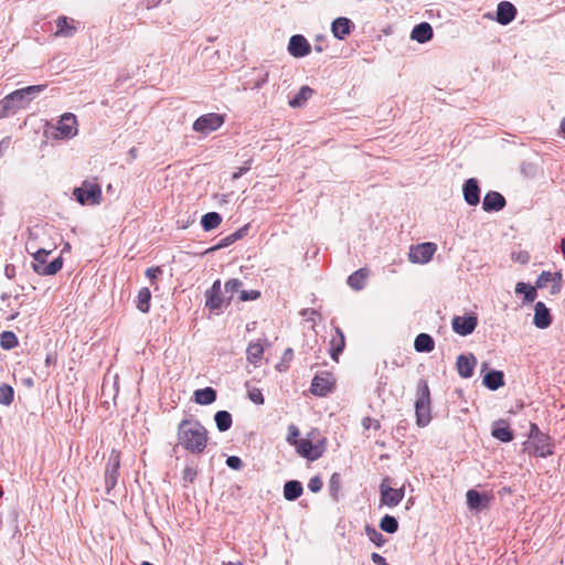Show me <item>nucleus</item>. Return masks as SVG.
Masks as SVG:
<instances>
[{
	"instance_id": "obj_1",
	"label": "nucleus",
	"mask_w": 565,
	"mask_h": 565,
	"mask_svg": "<svg viewBox=\"0 0 565 565\" xmlns=\"http://www.w3.org/2000/svg\"><path fill=\"white\" fill-rule=\"evenodd\" d=\"M179 444L191 454H202L207 445V430L198 419H183L178 425Z\"/></svg>"
},
{
	"instance_id": "obj_2",
	"label": "nucleus",
	"mask_w": 565,
	"mask_h": 565,
	"mask_svg": "<svg viewBox=\"0 0 565 565\" xmlns=\"http://www.w3.org/2000/svg\"><path fill=\"white\" fill-rule=\"evenodd\" d=\"M53 249H36L32 253V269L41 276H53L57 274L64 264L62 255L51 258Z\"/></svg>"
},
{
	"instance_id": "obj_3",
	"label": "nucleus",
	"mask_w": 565,
	"mask_h": 565,
	"mask_svg": "<svg viewBox=\"0 0 565 565\" xmlns=\"http://www.w3.org/2000/svg\"><path fill=\"white\" fill-rule=\"evenodd\" d=\"M431 401L428 382L419 379L416 386L415 416L418 427H426L431 420Z\"/></svg>"
},
{
	"instance_id": "obj_4",
	"label": "nucleus",
	"mask_w": 565,
	"mask_h": 565,
	"mask_svg": "<svg viewBox=\"0 0 565 565\" xmlns=\"http://www.w3.org/2000/svg\"><path fill=\"white\" fill-rule=\"evenodd\" d=\"M73 195L81 205H96L102 201V188L97 182L85 180L73 190Z\"/></svg>"
},
{
	"instance_id": "obj_5",
	"label": "nucleus",
	"mask_w": 565,
	"mask_h": 565,
	"mask_svg": "<svg viewBox=\"0 0 565 565\" xmlns=\"http://www.w3.org/2000/svg\"><path fill=\"white\" fill-rule=\"evenodd\" d=\"M393 479L388 476L382 479L380 484V501L382 505L394 508L401 503L405 497V486L401 488H393Z\"/></svg>"
},
{
	"instance_id": "obj_6",
	"label": "nucleus",
	"mask_w": 565,
	"mask_h": 565,
	"mask_svg": "<svg viewBox=\"0 0 565 565\" xmlns=\"http://www.w3.org/2000/svg\"><path fill=\"white\" fill-rule=\"evenodd\" d=\"M327 447V439L321 438L317 440V443H313L312 440L308 438H301L299 443L296 445V451L303 458H306L308 461H316L326 451Z\"/></svg>"
},
{
	"instance_id": "obj_7",
	"label": "nucleus",
	"mask_w": 565,
	"mask_h": 565,
	"mask_svg": "<svg viewBox=\"0 0 565 565\" xmlns=\"http://www.w3.org/2000/svg\"><path fill=\"white\" fill-rule=\"evenodd\" d=\"M54 129L55 132L52 134L54 139H71L75 137L78 132L76 116L72 113L63 114Z\"/></svg>"
},
{
	"instance_id": "obj_8",
	"label": "nucleus",
	"mask_w": 565,
	"mask_h": 565,
	"mask_svg": "<svg viewBox=\"0 0 565 565\" xmlns=\"http://www.w3.org/2000/svg\"><path fill=\"white\" fill-rule=\"evenodd\" d=\"M477 327L478 315L472 311L463 316H454L451 319V329L456 334L460 337L472 334Z\"/></svg>"
},
{
	"instance_id": "obj_9",
	"label": "nucleus",
	"mask_w": 565,
	"mask_h": 565,
	"mask_svg": "<svg viewBox=\"0 0 565 565\" xmlns=\"http://www.w3.org/2000/svg\"><path fill=\"white\" fill-rule=\"evenodd\" d=\"M335 388V379L331 372L323 371L317 373L310 386V392L315 396H327Z\"/></svg>"
},
{
	"instance_id": "obj_10",
	"label": "nucleus",
	"mask_w": 565,
	"mask_h": 565,
	"mask_svg": "<svg viewBox=\"0 0 565 565\" xmlns=\"http://www.w3.org/2000/svg\"><path fill=\"white\" fill-rule=\"evenodd\" d=\"M120 468V452L111 449L105 468V487L109 493L117 484Z\"/></svg>"
},
{
	"instance_id": "obj_11",
	"label": "nucleus",
	"mask_w": 565,
	"mask_h": 565,
	"mask_svg": "<svg viewBox=\"0 0 565 565\" xmlns=\"http://www.w3.org/2000/svg\"><path fill=\"white\" fill-rule=\"evenodd\" d=\"M22 96L20 89H15L2 98L0 100V118L14 115L18 110L26 108L28 104Z\"/></svg>"
},
{
	"instance_id": "obj_12",
	"label": "nucleus",
	"mask_w": 565,
	"mask_h": 565,
	"mask_svg": "<svg viewBox=\"0 0 565 565\" xmlns=\"http://www.w3.org/2000/svg\"><path fill=\"white\" fill-rule=\"evenodd\" d=\"M493 495L488 492H481L477 489H469L466 492V503L472 513H480L489 509Z\"/></svg>"
},
{
	"instance_id": "obj_13",
	"label": "nucleus",
	"mask_w": 565,
	"mask_h": 565,
	"mask_svg": "<svg viewBox=\"0 0 565 565\" xmlns=\"http://www.w3.org/2000/svg\"><path fill=\"white\" fill-rule=\"evenodd\" d=\"M224 124V115L210 113L200 116L193 124V130L207 135L217 130Z\"/></svg>"
},
{
	"instance_id": "obj_14",
	"label": "nucleus",
	"mask_w": 565,
	"mask_h": 565,
	"mask_svg": "<svg viewBox=\"0 0 565 565\" xmlns=\"http://www.w3.org/2000/svg\"><path fill=\"white\" fill-rule=\"evenodd\" d=\"M287 49L291 56L301 58L310 54L311 44L302 34H295L289 39Z\"/></svg>"
},
{
	"instance_id": "obj_15",
	"label": "nucleus",
	"mask_w": 565,
	"mask_h": 565,
	"mask_svg": "<svg viewBox=\"0 0 565 565\" xmlns=\"http://www.w3.org/2000/svg\"><path fill=\"white\" fill-rule=\"evenodd\" d=\"M477 365V358L472 353H462L457 356L456 370L460 377L470 379Z\"/></svg>"
},
{
	"instance_id": "obj_16",
	"label": "nucleus",
	"mask_w": 565,
	"mask_h": 565,
	"mask_svg": "<svg viewBox=\"0 0 565 565\" xmlns=\"http://www.w3.org/2000/svg\"><path fill=\"white\" fill-rule=\"evenodd\" d=\"M481 189L476 178L467 179L462 184V195L466 203L476 206L480 203Z\"/></svg>"
},
{
	"instance_id": "obj_17",
	"label": "nucleus",
	"mask_w": 565,
	"mask_h": 565,
	"mask_svg": "<svg viewBox=\"0 0 565 565\" xmlns=\"http://www.w3.org/2000/svg\"><path fill=\"white\" fill-rule=\"evenodd\" d=\"M562 274L559 271L551 273V271H542L536 281L535 287L537 289L546 288L550 282H552L551 294L556 295L561 291L562 285Z\"/></svg>"
},
{
	"instance_id": "obj_18",
	"label": "nucleus",
	"mask_w": 565,
	"mask_h": 565,
	"mask_svg": "<svg viewBox=\"0 0 565 565\" xmlns=\"http://www.w3.org/2000/svg\"><path fill=\"white\" fill-rule=\"evenodd\" d=\"M507 205L505 198L498 191H489L482 200V210L487 213L499 212Z\"/></svg>"
},
{
	"instance_id": "obj_19",
	"label": "nucleus",
	"mask_w": 565,
	"mask_h": 565,
	"mask_svg": "<svg viewBox=\"0 0 565 565\" xmlns=\"http://www.w3.org/2000/svg\"><path fill=\"white\" fill-rule=\"evenodd\" d=\"M223 301L221 280L217 279L213 282L211 288L205 291V307L212 311H216L222 308Z\"/></svg>"
},
{
	"instance_id": "obj_20",
	"label": "nucleus",
	"mask_w": 565,
	"mask_h": 565,
	"mask_svg": "<svg viewBox=\"0 0 565 565\" xmlns=\"http://www.w3.org/2000/svg\"><path fill=\"white\" fill-rule=\"evenodd\" d=\"M531 444L533 451H530V454H533L534 456L546 458L554 454V444L547 434L539 436L536 439L532 440Z\"/></svg>"
},
{
	"instance_id": "obj_21",
	"label": "nucleus",
	"mask_w": 565,
	"mask_h": 565,
	"mask_svg": "<svg viewBox=\"0 0 565 565\" xmlns=\"http://www.w3.org/2000/svg\"><path fill=\"white\" fill-rule=\"evenodd\" d=\"M553 317L550 309L542 301H537L534 306L533 324L539 329H546L552 324Z\"/></svg>"
},
{
	"instance_id": "obj_22",
	"label": "nucleus",
	"mask_w": 565,
	"mask_h": 565,
	"mask_svg": "<svg viewBox=\"0 0 565 565\" xmlns=\"http://www.w3.org/2000/svg\"><path fill=\"white\" fill-rule=\"evenodd\" d=\"M518 10L510 1H501L497 7L495 21L501 25H508L516 17Z\"/></svg>"
},
{
	"instance_id": "obj_23",
	"label": "nucleus",
	"mask_w": 565,
	"mask_h": 565,
	"mask_svg": "<svg viewBox=\"0 0 565 565\" xmlns=\"http://www.w3.org/2000/svg\"><path fill=\"white\" fill-rule=\"evenodd\" d=\"M491 435L494 439L500 440L501 443H510L514 439V433L510 428L508 420L502 418L493 422L491 426Z\"/></svg>"
},
{
	"instance_id": "obj_24",
	"label": "nucleus",
	"mask_w": 565,
	"mask_h": 565,
	"mask_svg": "<svg viewBox=\"0 0 565 565\" xmlns=\"http://www.w3.org/2000/svg\"><path fill=\"white\" fill-rule=\"evenodd\" d=\"M354 30V23L345 17L335 18L331 23V32L338 40H344Z\"/></svg>"
},
{
	"instance_id": "obj_25",
	"label": "nucleus",
	"mask_w": 565,
	"mask_h": 565,
	"mask_svg": "<svg viewBox=\"0 0 565 565\" xmlns=\"http://www.w3.org/2000/svg\"><path fill=\"white\" fill-rule=\"evenodd\" d=\"M433 36L434 30L428 22H420L416 24L411 32V39L420 44L430 41Z\"/></svg>"
},
{
	"instance_id": "obj_26",
	"label": "nucleus",
	"mask_w": 565,
	"mask_h": 565,
	"mask_svg": "<svg viewBox=\"0 0 565 565\" xmlns=\"http://www.w3.org/2000/svg\"><path fill=\"white\" fill-rule=\"evenodd\" d=\"M482 384L490 391H497L504 386V373L499 370H490L483 375Z\"/></svg>"
},
{
	"instance_id": "obj_27",
	"label": "nucleus",
	"mask_w": 565,
	"mask_h": 565,
	"mask_svg": "<svg viewBox=\"0 0 565 565\" xmlns=\"http://www.w3.org/2000/svg\"><path fill=\"white\" fill-rule=\"evenodd\" d=\"M370 275V270L366 267L360 268L352 273L348 279L347 284L356 291L362 290L365 287L366 279Z\"/></svg>"
},
{
	"instance_id": "obj_28",
	"label": "nucleus",
	"mask_w": 565,
	"mask_h": 565,
	"mask_svg": "<svg viewBox=\"0 0 565 565\" xmlns=\"http://www.w3.org/2000/svg\"><path fill=\"white\" fill-rule=\"evenodd\" d=\"M217 398V393L213 387H204L195 390L193 393V401L199 405H210Z\"/></svg>"
},
{
	"instance_id": "obj_29",
	"label": "nucleus",
	"mask_w": 565,
	"mask_h": 565,
	"mask_svg": "<svg viewBox=\"0 0 565 565\" xmlns=\"http://www.w3.org/2000/svg\"><path fill=\"white\" fill-rule=\"evenodd\" d=\"M284 498L287 501H295L303 493L302 483L299 480H288L284 484Z\"/></svg>"
},
{
	"instance_id": "obj_30",
	"label": "nucleus",
	"mask_w": 565,
	"mask_h": 565,
	"mask_svg": "<svg viewBox=\"0 0 565 565\" xmlns=\"http://www.w3.org/2000/svg\"><path fill=\"white\" fill-rule=\"evenodd\" d=\"M414 349L419 353H430L435 349V340L428 333H419L414 340Z\"/></svg>"
},
{
	"instance_id": "obj_31",
	"label": "nucleus",
	"mask_w": 565,
	"mask_h": 565,
	"mask_svg": "<svg viewBox=\"0 0 565 565\" xmlns=\"http://www.w3.org/2000/svg\"><path fill=\"white\" fill-rule=\"evenodd\" d=\"M73 20H70L65 15H61L56 19V32L55 36L72 38L76 33V26L72 24Z\"/></svg>"
},
{
	"instance_id": "obj_32",
	"label": "nucleus",
	"mask_w": 565,
	"mask_h": 565,
	"mask_svg": "<svg viewBox=\"0 0 565 565\" xmlns=\"http://www.w3.org/2000/svg\"><path fill=\"white\" fill-rule=\"evenodd\" d=\"M250 230V224H246L243 227L236 230L235 232L226 235L225 237L221 238L216 244L212 245L211 247H228L236 241L243 238L248 234V231Z\"/></svg>"
},
{
	"instance_id": "obj_33",
	"label": "nucleus",
	"mask_w": 565,
	"mask_h": 565,
	"mask_svg": "<svg viewBox=\"0 0 565 565\" xmlns=\"http://www.w3.org/2000/svg\"><path fill=\"white\" fill-rule=\"evenodd\" d=\"M536 287L527 282L520 281L515 285V294L523 295V303H531L537 297Z\"/></svg>"
},
{
	"instance_id": "obj_34",
	"label": "nucleus",
	"mask_w": 565,
	"mask_h": 565,
	"mask_svg": "<svg viewBox=\"0 0 565 565\" xmlns=\"http://www.w3.org/2000/svg\"><path fill=\"white\" fill-rule=\"evenodd\" d=\"M335 333L339 337V339L331 340L330 356L332 360L338 361L339 355L343 352L345 348V337L343 331L339 327L335 328Z\"/></svg>"
},
{
	"instance_id": "obj_35",
	"label": "nucleus",
	"mask_w": 565,
	"mask_h": 565,
	"mask_svg": "<svg viewBox=\"0 0 565 565\" xmlns=\"http://www.w3.org/2000/svg\"><path fill=\"white\" fill-rule=\"evenodd\" d=\"M436 249H408V260L414 264H426L433 259Z\"/></svg>"
},
{
	"instance_id": "obj_36",
	"label": "nucleus",
	"mask_w": 565,
	"mask_h": 565,
	"mask_svg": "<svg viewBox=\"0 0 565 565\" xmlns=\"http://www.w3.org/2000/svg\"><path fill=\"white\" fill-rule=\"evenodd\" d=\"M151 291L148 287H142L137 295L136 307L142 313L150 310Z\"/></svg>"
},
{
	"instance_id": "obj_37",
	"label": "nucleus",
	"mask_w": 565,
	"mask_h": 565,
	"mask_svg": "<svg viewBox=\"0 0 565 565\" xmlns=\"http://www.w3.org/2000/svg\"><path fill=\"white\" fill-rule=\"evenodd\" d=\"M214 422L218 431H227L233 424L232 414L227 411H217L214 415Z\"/></svg>"
},
{
	"instance_id": "obj_38",
	"label": "nucleus",
	"mask_w": 565,
	"mask_h": 565,
	"mask_svg": "<svg viewBox=\"0 0 565 565\" xmlns=\"http://www.w3.org/2000/svg\"><path fill=\"white\" fill-rule=\"evenodd\" d=\"M313 89L309 86H302L298 93L289 100V105L294 108L303 106V104L312 96Z\"/></svg>"
},
{
	"instance_id": "obj_39",
	"label": "nucleus",
	"mask_w": 565,
	"mask_h": 565,
	"mask_svg": "<svg viewBox=\"0 0 565 565\" xmlns=\"http://www.w3.org/2000/svg\"><path fill=\"white\" fill-rule=\"evenodd\" d=\"M221 222L222 216L217 212H209L201 217V226L206 232L216 228Z\"/></svg>"
},
{
	"instance_id": "obj_40",
	"label": "nucleus",
	"mask_w": 565,
	"mask_h": 565,
	"mask_svg": "<svg viewBox=\"0 0 565 565\" xmlns=\"http://www.w3.org/2000/svg\"><path fill=\"white\" fill-rule=\"evenodd\" d=\"M45 88H46L45 84H39V85H30V86H26V87H23V88H19V89H20L21 94L23 95L22 97L24 98L25 103L29 106L30 103L39 94H41Z\"/></svg>"
},
{
	"instance_id": "obj_41",
	"label": "nucleus",
	"mask_w": 565,
	"mask_h": 565,
	"mask_svg": "<svg viewBox=\"0 0 565 565\" xmlns=\"http://www.w3.org/2000/svg\"><path fill=\"white\" fill-rule=\"evenodd\" d=\"M341 483V475L339 472H333L329 480V493L332 500L335 502L340 500Z\"/></svg>"
},
{
	"instance_id": "obj_42",
	"label": "nucleus",
	"mask_w": 565,
	"mask_h": 565,
	"mask_svg": "<svg viewBox=\"0 0 565 565\" xmlns=\"http://www.w3.org/2000/svg\"><path fill=\"white\" fill-rule=\"evenodd\" d=\"M379 526L383 532H386L388 534H394L398 531V521L395 516L385 514L380 520Z\"/></svg>"
},
{
	"instance_id": "obj_43",
	"label": "nucleus",
	"mask_w": 565,
	"mask_h": 565,
	"mask_svg": "<svg viewBox=\"0 0 565 565\" xmlns=\"http://www.w3.org/2000/svg\"><path fill=\"white\" fill-rule=\"evenodd\" d=\"M246 354H247V360L253 363V364H256L257 362H259L263 358V354H264V348L260 343L258 342H252L248 344L247 347V350H246Z\"/></svg>"
},
{
	"instance_id": "obj_44",
	"label": "nucleus",
	"mask_w": 565,
	"mask_h": 565,
	"mask_svg": "<svg viewBox=\"0 0 565 565\" xmlns=\"http://www.w3.org/2000/svg\"><path fill=\"white\" fill-rule=\"evenodd\" d=\"M254 73L256 77L248 81L247 84L252 89H260L268 82L269 72L264 68H254Z\"/></svg>"
},
{
	"instance_id": "obj_45",
	"label": "nucleus",
	"mask_w": 565,
	"mask_h": 565,
	"mask_svg": "<svg viewBox=\"0 0 565 565\" xmlns=\"http://www.w3.org/2000/svg\"><path fill=\"white\" fill-rule=\"evenodd\" d=\"M19 344L18 337L13 331H2L0 333V347L3 350H12Z\"/></svg>"
},
{
	"instance_id": "obj_46",
	"label": "nucleus",
	"mask_w": 565,
	"mask_h": 565,
	"mask_svg": "<svg viewBox=\"0 0 565 565\" xmlns=\"http://www.w3.org/2000/svg\"><path fill=\"white\" fill-rule=\"evenodd\" d=\"M365 534L377 547H382L386 543L384 535L370 524L365 525Z\"/></svg>"
},
{
	"instance_id": "obj_47",
	"label": "nucleus",
	"mask_w": 565,
	"mask_h": 565,
	"mask_svg": "<svg viewBox=\"0 0 565 565\" xmlns=\"http://www.w3.org/2000/svg\"><path fill=\"white\" fill-rule=\"evenodd\" d=\"M14 390L11 385L2 383L0 385V404L9 406L13 402Z\"/></svg>"
},
{
	"instance_id": "obj_48",
	"label": "nucleus",
	"mask_w": 565,
	"mask_h": 565,
	"mask_svg": "<svg viewBox=\"0 0 565 565\" xmlns=\"http://www.w3.org/2000/svg\"><path fill=\"white\" fill-rule=\"evenodd\" d=\"M300 433H299V429L296 425L294 424H290L288 426V435L286 437V440L289 445L291 446H295L297 445V443H299L300 439H298Z\"/></svg>"
},
{
	"instance_id": "obj_49",
	"label": "nucleus",
	"mask_w": 565,
	"mask_h": 565,
	"mask_svg": "<svg viewBox=\"0 0 565 565\" xmlns=\"http://www.w3.org/2000/svg\"><path fill=\"white\" fill-rule=\"evenodd\" d=\"M247 395L248 398L256 405H263L265 403L264 395L262 391L257 387H253L252 390H249Z\"/></svg>"
},
{
	"instance_id": "obj_50",
	"label": "nucleus",
	"mask_w": 565,
	"mask_h": 565,
	"mask_svg": "<svg viewBox=\"0 0 565 565\" xmlns=\"http://www.w3.org/2000/svg\"><path fill=\"white\" fill-rule=\"evenodd\" d=\"M243 286L242 280L237 278H232L225 282V292L235 294L241 291L239 288Z\"/></svg>"
},
{
	"instance_id": "obj_51",
	"label": "nucleus",
	"mask_w": 565,
	"mask_h": 565,
	"mask_svg": "<svg viewBox=\"0 0 565 565\" xmlns=\"http://www.w3.org/2000/svg\"><path fill=\"white\" fill-rule=\"evenodd\" d=\"M260 297V291L258 290H241L238 299L241 301H253L257 300Z\"/></svg>"
},
{
	"instance_id": "obj_52",
	"label": "nucleus",
	"mask_w": 565,
	"mask_h": 565,
	"mask_svg": "<svg viewBox=\"0 0 565 565\" xmlns=\"http://www.w3.org/2000/svg\"><path fill=\"white\" fill-rule=\"evenodd\" d=\"M225 463L233 470H241L244 467V462L238 456H228Z\"/></svg>"
},
{
	"instance_id": "obj_53",
	"label": "nucleus",
	"mask_w": 565,
	"mask_h": 565,
	"mask_svg": "<svg viewBox=\"0 0 565 565\" xmlns=\"http://www.w3.org/2000/svg\"><path fill=\"white\" fill-rule=\"evenodd\" d=\"M512 259L516 263H520L522 265L527 264L530 260V255L526 249H521L519 252L512 253Z\"/></svg>"
},
{
	"instance_id": "obj_54",
	"label": "nucleus",
	"mask_w": 565,
	"mask_h": 565,
	"mask_svg": "<svg viewBox=\"0 0 565 565\" xmlns=\"http://www.w3.org/2000/svg\"><path fill=\"white\" fill-rule=\"evenodd\" d=\"M323 487V481L320 478V476L312 477L308 482V488L311 492L317 493L319 492Z\"/></svg>"
},
{
	"instance_id": "obj_55",
	"label": "nucleus",
	"mask_w": 565,
	"mask_h": 565,
	"mask_svg": "<svg viewBox=\"0 0 565 565\" xmlns=\"http://www.w3.org/2000/svg\"><path fill=\"white\" fill-rule=\"evenodd\" d=\"M145 274H146V277L149 278L151 280V282L153 284V280H156L162 274V269L159 266L150 267L146 270Z\"/></svg>"
},
{
	"instance_id": "obj_56",
	"label": "nucleus",
	"mask_w": 565,
	"mask_h": 565,
	"mask_svg": "<svg viewBox=\"0 0 565 565\" xmlns=\"http://www.w3.org/2000/svg\"><path fill=\"white\" fill-rule=\"evenodd\" d=\"M544 434L545 433H542L535 423H530V430L527 437L531 441L536 439L539 436H543Z\"/></svg>"
},
{
	"instance_id": "obj_57",
	"label": "nucleus",
	"mask_w": 565,
	"mask_h": 565,
	"mask_svg": "<svg viewBox=\"0 0 565 565\" xmlns=\"http://www.w3.org/2000/svg\"><path fill=\"white\" fill-rule=\"evenodd\" d=\"M196 477V470L192 467H185L183 470V480L193 482Z\"/></svg>"
},
{
	"instance_id": "obj_58",
	"label": "nucleus",
	"mask_w": 565,
	"mask_h": 565,
	"mask_svg": "<svg viewBox=\"0 0 565 565\" xmlns=\"http://www.w3.org/2000/svg\"><path fill=\"white\" fill-rule=\"evenodd\" d=\"M250 161L252 160H247L244 167L238 168V170L232 174V179L237 180L242 178L250 169Z\"/></svg>"
},
{
	"instance_id": "obj_59",
	"label": "nucleus",
	"mask_w": 565,
	"mask_h": 565,
	"mask_svg": "<svg viewBox=\"0 0 565 565\" xmlns=\"http://www.w3.org/2000/svg\"><path fill=\"white\" fill-rule=\"evenodd\" d=\"M362 425L365 429H369L371 426H373L375 429L380 428V423L376 419H372L371 417H364L362 419Z\"/></svg>"
},
{
	"instance_id": "obj_60",
	"label": "nucleus",
	"mask_w": 565,
	"mask_h": 565,
	"mask_svg": "<svg viewBox=\"0 0 565 565\" xmlns=\"http://www.w3.org/2000/svg\"><path fill=\"white\" fill-rule=\"evenodd\" d=\"M371 559L375 565H390L382 555L375 552L371 554Z\"/></svg>"
},
{
	"instance_id": "obj_61",
	"label": "nucleus",
	"mask_w": 565,
	"mask_h": 565,
	"mask_svg": "<svg viewBox=\"0 0 565 565\" xmlns=\"http://www.w3.org/2000/svg\"><path fill=\"white\" fill-rule=\"evenodd\" d=\"M4 275L8 279H13L17 275L15 266L12 264H8L4 267Z\"/></svg>"
},
{
	"instance_id": "obj_62",
	"label": "nucleus",
	"mask_w": 565,
	"mask_h": 565,
	"mask_svg": "<svg viewBox=\"0 0 565 565\" xmlns=\"http://www.w3.org/2000/svg\"><path fill=\"white\" fill-rule=\"evenodd\" d=\"M11 143L10 137H6L0 141V157H3L4 153L8 151Z\"/></svg>"
},
{
	"instance_id": "obj_63",
	"label": "nucleus",
	"mask_w": 565,
	"mask_h": 565,
	"mask_svg": "<svg viewBox=\"0 0 565 565\" xmlns=\"http://www.w3.org/2000/svg\"><path fill=\"white\" fill-rule=\"evenodd\" d=\"M56 364V356L53 353H47L45 356V365L51 366Z\"/></svg>"
},
{
	"instance_id": "obj_64",
	"label": "nucleus",
	"mask_w": 565,
	"mask_h": 565,
	"mask_svg": "<svg viewBox=\"0 0 565 565\" xmlns=\"http://www.w3.org/2000/svg\"><path fill=\"white\" fill-rule=\"evenodd\" d=\"M292 358H294V351H292V349L287 348V349L285 350V352H284V355H282V362H285V361H287V362H288V361H291V360H292Z\"/></svg>"
}]
</instances>
